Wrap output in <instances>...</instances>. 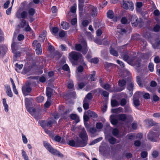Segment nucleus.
Masks as SVG:
<instances>
[{"label": "nucleus", "instance_id": "obj_1", "mask_svg": "<svg viewBox=\"0 0 160 160\" xmlns=\"http://www.w3.org/2000/svg\"><path fill=\"white\" fill-rule=\"evenodd\" d=\"M123 58L130 65L136 66L137 67L140 66L141 60L136 56L130 58L128 55L125 54L123 55Z\"/></svg>", "mask_w": 160, "mask_h": 160}, {"label": "nucleus", "instance_id": "obj_2", "mask_svg": "<svg viewBox=\"0 0 160 160\" xmlns=\"http://www.w3.org/2000/svg\"><path fill=\"white\" fill-rule=\"evenodd\" d=\"M43 144L46 149L52 154L60 158L63 157V155L59 151L54 149L48 142L44 141Z\"/></svg>", "mask_w": 160, "mask_h": 160}, {"label": "nucleus", "instance_id": "obj_3", "mask_svg": "<svg viewBox=\"0 0 160 160\" xmlns=\"http://www.w3.org/2000/svg\"><path fill=\"white\" fill-rule=\"evenodd\" d=\"M87 13L93 17L96 16L97 14V10L96 8L92 5H89L87 10Z\"/></svg>", "mask_w": 160, "mask_h": 160}, {"label": "nucleus", "instance_id": "obj_4", "mask_svg": "<svg viewBox=\"0 0 160 160\" xmlns=\"http://www.w3.org/2000/svg\"><path fill=\"white\" fill-rule=\"evenodd\" d=\"M158 136V134L156 132H154L152 131H150L148 135V139L151 141L153 142H157L158 141V138H155V137H157Z\"/></svg>", "mask_w": 160, "mask_h": 160}, {"label": "nucleus", "instance_id": "obj_5", "mask_svg": "<svg viewBox=\"0 0 160 160\" xmlns=\"http://www.w3.org/2000/svg\"><path fill=\"white\" fill-rule=\"evenodd\" d=\"M126 82L123 79L119 80L118 82V85L119 87L116 90H111L110 92H120L124 90L126 87Z\"/></svg>", "mask_w": 160, "mask_h": 160}, {"label": "nucleus", "instance_id": "obj_6", "mask_svg": "<svg viewBox=\"0 0 160 160\" xmlns=\"http://www.w3.org/2000/svg\"><path fill=\"white\" fill-rule=\"evenodd\" d=\"M69 55L75 61H77L79 58L81 59L83 58L81 54L75 52H72L69 54Z\"/></svg>", "mask_w": 160, "mask_h": 160}, {"label": "nucleus", "instance_id": "obj_7", "mask_svg": "<svg viewBox=\"0 0 160 160\" xmlns=\"http://www.w3.org/2000/svg\"><path fill=\"white\" fill-rule=\"evenodd\" d=\"M131 22L133 27L137 26L139 22L138 18L135 15L131 16Z\"/></svg>", "mask_w": 160, "mask_h": 160}, {"label": "nucleus", "instance_id": "obj_8", "mask_svg": "<svg viewBox=\"0 0 160 160\" xmlns=\"http://www.w3.org/2000/svg\"><path fill=\"white\" fill-rule=\"evenodd\" d=\"M31 90L30 86L27 85H24L22 88V91L25 96L28 95V93L31 92Z\"/></svg>", "mask_w": 160, "mask_h": 160}, {"label": "nucleus", "instance_id": "obj_9", "mask_svg": "<svg viewBox=\"0 0 160 160\" xmlns=\"http://www.w3.org/2000/svg\"><path fill=\"white\" fill-rule=\"evenodd\" d=\"M81 43L82 44V47L81 51L83 54H85L88 50L86 42L85 40L83 39L81 41Z\"/></svg>", "mask_w": 160, "mask_h": 160}, {"label": "nucleus", "instance_id": "obj_10", "mask_svg": "<svg viewBox=\"0 0 160 160\" xmlns=\"http://www.w3.org/2000/svg\"><path fill=\"white\" fill-rule=\"evenodd\" d=\"M80 137L82 140H88V135L85 130L84 128L82 129L81 132L79 134Z\"/></svg>", "mask_w": 160, "mask_h": 160}, {"label": "nucleus", "instance_id": "obj_11", "mask_svg": "<svg viewBox=\"0 0 160 160\" xmlns=\"http://www.w3.org/2000/svg\"><path fill=\"white\" fill-rule=\"evenodd\" d=\"M117 115H112L110 118V120L111 123L113 125H116L118 122Z\"/></svg>", "mask_w": 160, "mask_h": 160}, {"label": "nucleus", "instance_id": "obj_12", "mask_svg": "<svg viewBox=\"0 0 160 160\" xmlns=\"http://www.w3.org/2000/svg\"><path fill=\"white\" fill-rule=\"evenodd\" d=\"M86 140H77V143L78 144V147H82L86 146L87 144V141Z\"/></svg>", "mask_w": 160, "mask_h": 160}, {"label": "nucleus", "instance_id": "obj_13", "mask_svg": "<svg viewBox=\"0 0 160 160\" xmlns=\"http://www.w3.org/2000/svg\"><path fill=\"white\" fill-rule=\"evenodd\" d=\"M5 88L6 89V93L7 95L9 97H12L13 94L10 86L8 85H6L5 86Z\"/></svg>", "mask_w": 160, "mask_h": 160}, {"label": "nucleus", "instance_id": "obj_14", "mask_svg": "<svg viewBox=\"0 0 160 160\" xmlns=\"http://www.w3.org/2000/svg\"><path fill=\"white\" fill-rule=\"evenodd\" d=\"M92 73L89 75L88 76L86 75L85 78H86L87 79H88V78L90 77V79L91 81H95L96 79V78L95 77V71H93Z\"/></svg>", "mask_w": 160, "mask_h": 160}, {"label": "nucleus", "instance_id": "obj_15", "mask_svg": "<svg viewBox=\"0 0 160 160\" xmlns=\"http://www.w3.org/2000/svg\"><path fill=\"white\" fill-rule=\"evenodd\" d=\"M87 112L89 116L93 118H96L98 117L97 114L94 112L90 110H88Z\"/></svg>", "mask_w": 160, "mask_h": 160}, {"label": "nucleus", "instance_id": "obj_16", "mask_svg": "<svg viewBox=\"0 0 160 160\" xmlns=\"http://www.w3.org/2000/svg\"><path fill=\"white\" fill-rule=\"evenodd\" d=\"M70 117L72 120H74L76 123H78L80 121L79 117L76 114H72L70 115Z\"/></svg>", "mask_w": 160, "mask_h": 160}, {"label": "nucleus", "instance_id": "obj_17", "mask_svg": "<svg viewBox=\"0 0 160 160\" xmlns=\"http://www.w3.org/2000/svg\"><path fill=\"white\" fill-rule=\"evenodd\" d=\"M107 17L110 19H113L114 17L113 12L111 10H109L107 13Z\"/></svg>", "mask_w": 160, "mask_h": 160}, {"label": "nucleus", "instance_id": "obj_18", "mask_svg": "<svg viewBox=\"0 0 160 160\" xmlns=\"http://www.w3.org/2000/svg\"><path fill=\"white\" fill-rule=\"evenodd\" d=\"M118 119L121 121H124L127 119V116L125 114H122L117 115Z\"/></svg>", "mask_w": 160, "mask_h": 160}, {"label": "nucleus", "instance_id": "obj_19", "mask_svg": "<svg viewBox=\"0 0 160 160\" xmlns=\"http://www.w3.org/2000/svg\"><path fill=\"white\" fill-rule=\"evenodd\" d=\"M85 127L87 129V130H88L89 132L92 134H94L97 132L96 129L94 127L89 128L86 125H85Z\"/></svg>", "mask_w": 160, "mask_h": 160}, {"label": "nucleus", "instance_id": "obj_20", "mask_svg": "<svg viewBox=\"0 0 160 160\" xmlns=\"http://www.w3.org/2000/svg\"><path fill=\"white\" fill-rule=\"evenodd\" d=\"M61 25L62 28L64 29L67 30L69 28V24L66 22H62Z\"/></svg>", "mask_w": 160, "mask_h": 160}, {"label": "nucleus", "instance_id": "obj_21", "mask_svg": "<svg viewBox=\"0 0 160 160\" xmlns=\"http://www.w3.org/2000/svg\"><path fill=\"white\" fill-rule=\"evenodd\" d=\"M57 123L56 121L53 119H52L46 122V126L51 127L52 124H56Z\"/></svg>", "mask_w": 160, "mask_h": 160}, {"label": "nucleus", "instance_id": "obj_22", "mask_svg": "<svg viewBox=\"0 0 160 160\" xmlns=\"http://www.w3.org/2000/svg\"><path fill=\"white\" fill-rule=\"evenodd\" d=\"M83 107L85 110H87L89 108L88 102L86 99H84L83 101Z\"/></svg>", "mask_w": 160, "mask_h": 160}, {"label": "nucleus", "instance_id": "obj_23", "mask_svg": "<svg viewBox=\"0 0 160 160\" xmlns=\"http://www.w3.org/2000/svg\"><path fill=\"white\" fill-rule=\"evenodd\" d=\"M46 94L48 98L49 99L51 98L52 94V90L49 88H47Z\"/></svg>", "mask_w": 160, "mask_h": 160}, {"label": "nucleus", "instance_id": "obj_24", "mask_svg": "<svg viewBox=\"0 0 160 160\" xmlns=\"http://www.w3.org/2000/svg\"><path fill=\"white\" fill-rule=\"evenodd\" d=\"M152 45L153 48H158V47L160 45V40L159 39H157L155 40V43L152 44Z\"/></svg>", "mask_w": 160, "mask_h": 160}, {"label": "nucleus", "instance_id": "obj_25", "mask_svg": "<svg viewBox=\"0 0 160 160\" xmlns=\"http://www.w3.org/2000/svg\"><path fill=\"white\" fill-rule=\"evenodd\" d=\"M123 110V108H122L119 107L117 108L112 109V111L113 113H118L122 112Z\"/></svg>", "mask_w": 160, "mask_h": 160}, {"label": "nucleus", "instance_id": "obj_26", "mask_svg": "<svg viewBox=\"0 0 160 160\" xmlns=\"http://www.w3.org/2000/svg\"><path fill=\"white\" fill-rule=\"evenodd\" d=\"M133 101V104L135 107H137L140 105V102L138 98L134 97Z\"/></svg>", "mask_w": 160, "mask_h": 160}, {"label": "nucleus", "instance_id": "obj_27", "mask_svg": "<svg viewBox=\"0 0 160 160\" xmlns=\"http://www.w3.org/2000/svg\"><path fill=\"white\" fill-rule=\"evenodd\" d=\"M32 45L33 47H36V49L41 48V46L39 43L38 42V41L35 40L33 41Z\"/></svg>", "mask_w": 160, "mask_h": 160}, {"label": "nucleus", "instance_id": "obj_28", "mask_svg": "<svg viewBox=\"0 0 160 160\" xmlns=\"http://www.w3.org/2000/svg\"><path fill=\"white\" fill-rule=\"evenodd\" d=\"M68 144L71 146L75 147H78L77 141L76 142L73 140H71L69 141Z\"/></svg>", "mask_w": 160, "mask_h": 160}, {"label": "nucleus", "instance_id": "obj_29", "mask_svg": "<svg viewBox=\"0 0 160 160\" xmlns=\"http://www.w3.org/2000/svg\"><path fill=\"white\" fill-rule=\"evenodd\" d=\"M18 43L15 42H13L11 45L12 52H15V50H17L18 48Z\"/></svg>", "mask_w": 160, "mask_h": 160}, {"label": "nucleus", "instance_id": "obj_30", "mask_svg": "<svg viewBox=\"0 0 160 160\" xmlns=\"http://www.w3.org/2000/svg\"><path fill=\"white\" fill-rule=\"evenodd\" d=\"M99 92L104 97H107L108 96L109 93L103 90H99Z\"/></svg>", "mask_w": 160, "mask_h": 160}, {"label": "nucleus", "instance_id": "obj_31", "mask_svg": "<svg viewBox=\"0 0 160 160\" xmlns=\"http://www.w3.org/2000/svg\"><path fill=\"white\" fill-rule=\"evenodd\" d=\"M111 105L112 107H114L119 106L120 104L116 100L113 99L111 100Z\"/></svg>", "mask_w": 160, "mask_h": 160}, {"label": "nucleus", "instance_id": "obj_32", "mask_svg": "<svg viewBox=\"0 0 160 160\" xmlns=\"http://www.w3.org/2000/svg\"><path fill=\"white\" fill-rule=\"evenodd\" d=\"M110 53L111 54L114 56L117 57L118 56L117 52L111 47L110 48Z\"/></svg>", "mask_w": 160, "mask_h": 160}, {"label": "nucleus", "instance_id": "obj_33", "mask_svg": "<svg viewBox=\"0 0 160 160\" xmlns=\"http://www.w3.org/2000/svg\"><path fill=\"white\" fill-rule=\"evenodd\" d=\"M35 12V10L33 8H30L28 10V14L29 16H33Z\"/></svg>", "mask_w": 160, "mask_h": 160}, {"label": "nucleus", "instance_id": "obj_34", "mask_svg": "<svg viewBox=\"0 0 160 160\" xmlns=\"http://www.w3.org/2000/svg\"><path fill=\"white\" fill-rule=\"evenodd\" d=\"M122 2H127L129 4V9L132 10L133 8V4L132 2L131 1H128V0H122Z\"/></svg>", "mask_w": 160, "mask_h": 160}, {"label": "nucleus", "instance_id": "obj_35", "mask_svg": "<svg viewBox=\"0 0 160 160\" xmlns=\"http://www.w3.org/2000/svg\"><path fill=\"white\" fill-rule=\"evenodd\" d=\"M109 142L112 144H114L116 143V139L112 137H111L108 139Z\"/></svg>", "mask_w": 160, "mask_h": 160}, {"label": "nucleus", "instance_id": "obj_36", "mask_svg": "<svg viewBox=\"0 0 160 160\" xmlns=\"http://www.w3.org/2000/svg\"><path fill=\"white\" fill-rule=\"evenodd\" d=\"M123 3L122 5V7L125 9H128L129 8V4L127 2H122Z\"/></svg>", "mask_w": 160, "mask_h": 160}, {"label": "nucleus", "instance_id": "obj_37", "mask_svg": "<svg viewBox=\"0 0 160 160\" xmlns=\"http://www.w3.org/2000/svg\"><path fill=\"white\" fill-rule=\"evenodd\" d=\"M21 18L24 19L28 16V12L26 11H23L21 13Z\"/></svg>", "mask_w": 160, "mask_h": 160}, {"label": "nucleus", "instance_id": "obj_38", "mask_svg": "<svg viewBox=\"0 0 160 160\" xmlns=\"http://www.w3.org/2000/svg\"><path fill=\"white\" fill-rule=\"evenodd\" d=\"M88 83V82L87 81L85 82H81L78 83V87L79 89H82L85 85L87 84Z\"/></svg>", "mask_w": 160, "mask_h": 160}, {"label": "nucleus", "instance_id": "obj_39", "mask_svg": "<svg viewBox=\"0 0 160 160\" xmlns=\"http://www.w3.org/2000/svg\"><path fill=\"white\" fill-rule=\"evenodd\" d=\"M127 100L124 98H122L120 101V105L122 106H124L127 103Z\"/></svg>", "mask_w": 160, "mask_h": 160}, {"label": "nucleus", "instance_id": "obj_40", "mask_svg": "<svg viewBox=\"0 0 160 160\" xmlns=\"http://www.w3.org/2000/svg\"><path fill=\"white\" fill-rule=\"evenodd\" d=\"M44 99V98L42 96H39L37 97L36 99V101L38 103H41L42 102Z\"/></svg>", "mask_w": 160, "mask_h": 160}, {"label": "nucleus", "instance_id": "obj_41", "mask_svg": "<svg viewBox=\"0 0 160 160\" xmlns=\"http://www.w3.org/2000/svg\"><path fill=\"white\" fill-rule=\"evenodd\" d=\"M134 87V84L131 82L130 83L128 86L127 88L130 91L132 92L133 90V87Z\"/></svg>", "mask_w": 160, "mask_h": 160}, {"label": "nucleus", "instance_id": "obj_42", "mask_svg": "<svg viewBox=\"0 0 160 160\" xmlns=\"http://www.w3.org/2000/svg\"><path fill=\"white\" fill-rule=\"evenodd\" d=\"M102 139V138L101 137H100V138H98L96 139H95L93 141H92L91 143H90L89 144V145H93V144L98 142H99Z\"/></svg>", "mask_w": 160, "mask_h": 160}, {"label": "nucleus", "instance_id": "obj_43", "mask_svg": "<svg viewBox=\"0 0 160 160\" xmlns=\"http://www.w3.org/2000/svg\"><path fill=\"white\" fill-rule=\"evenodd\" d=\"M27 21L24 19L21 20V22L20 23V27L22 28H23L27 23Z\"/></svg>", "mask_w": 160, "mask_h": 160}, {"label": "nucleus", "instance_id": "obj_44", "mask_svg": "<svg viewBox=\"0 0 160 160\" xmlns=\"http://www.w3.org/2000/svg\"><path fill=\"white\" fill-rule=\"evenodd\" d=\"M160 29V24L158 23L156 24L153 28V30L155 32H158Z\"/></svg>", "mask_w": 160, "mask_h": 160}, {"label": "nucleus", "instance_id": "obj_45", "mask_svg": "<svg viewBox=\"0 0 160 160\" xmlns=\"http://www.w3.org/2000/svg\"><path fill=\"white\" fill-rule=\"evenodd\" d=\"M136 82L138 83V85L140 87H142L143 85L141 83V79L140 77L138 76H137L136 77Z\"/></svg>", "mask_w": 160, "mask_h": 160}, {"label": "nucleus", "instance_id": "obj_46", "mask_svg": "<svg viewBox=\"0 0 160 160\" xmlns=\"http://www.w3.org/2000/svg\"><path fill=\"white\" fill-rule=\"evenodd\" d=\"M22 154L23 158L25 160H26L28 158V156L27 155L26 152L23 150H22Z\"/></svg>", "mask_w": 160, "mask_h": 160}, {"label": "nucleus", "instance_id": "obj_47", "mask_svg": "<svg viewBox=\"0 0 160 160\" xmlns=\"http://www.w3.org/2000/svg\"><path fill=\"white\" fill-rule=\"evenodd\" d=\"M82 46L80 44H76L75 46V50L77 51H80L81 50Z\"/></svg>", "mask_w": 160, "mask_h": 160}, {"label": "nucleus", "instance_id": "obj_48", "mask_svg": "<svg viewBox=\"0 0 160 160\" xmlns=\"http://www.w3.org/2000/svg\"><path fill=\"white\" fill-rule=\"evenodd\" d=\"M119 132L118 129L117 128L114 129L112 131V134L116 137H117V136Z\"/></svg>", "mask_w": 160, "mask_h": 160}, {"label": "nucleus", "instance_id": "obj_49", "mask_svg": "<svg viewBox=\"0 0 160 160\" xmlns=\"http://www.w3.org/2000/svg\"><path fill=\"white\" fill-rule=\"evenodd\" d=\"M96 127L97 129H101L103 127V124L101 122H98L96 124Z\"/></svg>", "mask_w": 160, "mask_h": 160}, {"label": "nucleus", "instance_id": "obj_50", "mask_svg": "<svg viewBox=\"0 0 160 160\" xmlns=\"http://www.w3.org/2000/svg\"><path fill=\"white\" fill-rule=\"evenodd\" d=\"M92 93H88L84 99H86L87 100L88 99V100H90L92 98Z\"/></svg>", "mask_w": 160, "mask_h": 160}, {"label": "nucleus", "instance_id": "obj_51", "mask_svg": "<svg viewBox=\"0 0 160 160\" xmlns=\"http://www.w3.org/2000/svg\"><path fill=\"white\" fill-rule=\"evenodd\" d=\"M148 68L149 70L151 72L153 71L154 65L152 63H150L148 65Z\"/></svg>", "mask_w": 160, "mask_h": 160}, {"label": "nucleus", "instance_id": "obj_52", "mask_svg": "<svg viewBox=\"0 0 160 160\" xmlns=\"http://www.w3.org/2000/svg\"><path fill=\"white\" fill-rule=\"evenodd\" d=\"M154 61L156 63H158L160 62V58L158 56H155L154 59Z\"/></svg>", "mask_w": 160, "mask_h": 160}, {"label": "nucleus", "instance_id": "obj_53", "mask_svg": "<svg viewBox=\"0 0 160 160\" xmlns=\"http://www.w3.org/2000/svg\"><path fill=\"white\" fill-rule=\"evenodd\" d=\"M141 157L143 158H146L148 156V153L147 151H143L141 153Z\"/></svg>", "mask_w": 160, "mask_h": 160}, {"label": "nucleus", "instance_id": "obj_54", "mask_svg": "<svg viewBox=\"0 0 160 160\" xmlns=\"http://www.w3.org/2000/svg\"><path fill=\"white\" fill-rule=\"evenodd\" d=\"M68 88L69 89L72 88L74 87V84L72 81L69 82L68 84Z\"/></svg>", "mask_w": 160, "mask_h": 160}, {"label": "nucleus", "instance_id": "obj_55", "mask_svg": "<svg viewBox=\"0 0 160 160\" xmlns=\"http://www.w3.org/2000/svg\"><path fill=\"white\" fill-rule=\"evenodd\" d=\"M65 31L63 30L61 31L59 33V35L61 38L64 37L65 36Z\"/></svg>", "mask_w": 160, "mask_h": 160}, {"label": "nucleus", "instance_id": "obj_56", "mask_svg": "<svg viewBox=\"0 0 160 160\" xmlns=\"http://www.w3.org/2000/svg\"><path fill=\"white\" fill-rule=\"evenodd\" d=\"M23 66V65L22 64L19 65L18 63H16L15 66L16 68H15V70L16 71H17L18 69L20 70L22 68Z\"/></svg>", "mask_w": 160, "mask_h": 160}, {"label": "nucleus", "instance_id": "obj_57", "mask_svg": "<svg viewBox=\"0 0 160 160\" xmlns=\"http://www.w3.org/2000/svg\"><path fill=\"white\" fill-rule=\"evenodd\" d=\"M127 20L125 17H122L121 19V22L122 24H127Z\"/></svg>", "mask_w": 160, "mask_h": 160}, {"label": "nucleus", "instance_id": "obj_58", "mask_svg": "<svg viewBox=\"0 0 160 160\" xmlns=\"http://www.w3.org/2000/svg\"><path fill=\"white\" fill-rule=\"evenodd\" d=\"M89 24V22L88 20H84L82 22V25L85 27L87 26Z\"/></svg>", "mask_w": 160, "mask_h": 160}, {"label": "nucleus", "instance_id": "obj_59", "mask_svg": "<svg viewBox=\"0 0 160 160\" xmlns=\"http://www.w3.org/2000/svg\"><path fill=\"white\" fill-rule=\"evenodd\" d=\"M25 30L27 32H30L32 30L31 28L29 26L28 22H27L26 27L25 29Z\"/></svg>", "mask_w": 160, "mask_h": 160}, {"label": "nucleus", "instance_id": "obj_60", "mask_svg": "<svg viewBox=\"0 0 160 160\" xmlns=\"http://www.w3.org/2000/svg\"><path fill=\"white\" fill-rule=\"evenodd\" d=\"M46 36L42 34H40L39 36V40L41 42H43Z\"/></svg>", "mask_w": 160, "mask_h": 160}, {"label": "nucleus", "instance_id": "obj_61", "mask_svg": "<svg viewBox=\"0 0 160 160\" xmlns=\"http://www.w3.org/2000/svg\"><path fill=\"white\" fill-rule=\"evenodd\" d=\"M143 97L145 99H148L150 98V95L148 93H145L143 95Z\"/></svg>", "mask_w": 160, "mask_h": 160}, {"label": "nucleus", "instance_id": "obj_62", "mask_svg": "<svg viewBox=\"0 0 160 160\" xmlns=\"http://www.w3.org/2000/svg\"><path fill=\"white\" fill-rule=\"evenodd\" d=\"M99 61V60L97 58H94L91 59V62L94 63H97Z\"/></svg>", "mask_w": 160, "mask_h": 160}, {"label": "nucleus", "instance_id": "obj_63", "mask_svg": "<svg viewBox=\"0 0 160 160\" xmlns=\"http://www.w3.org/2000/svg\"><path fill=\"white\" fill-rule=\"evenodd\" d=\"M117 62L122 68L124 67V63L122 61H120L119 60H117L116 61Z\"/></svg>", "mask_w": 160, "mask_h": 160}, {"label": "nucleus", "instance_id": "obj_64", "mask_svg": "<svg viewBox=\"0 0 160 160\" xmlns=\"http://www.w3.org/2000/svg\"><path fill=\"white\" fill-rule=\"evenodd\" d=\"M153 13L155 16H158L160 15V12L158 9L154 10Z\"/></svg>", "mask_w": 160, "mask_h": 160}]
</instances>
